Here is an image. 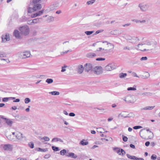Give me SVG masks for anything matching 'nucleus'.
I'll return each instance as SVG.
<instances>
[{
    "label": "nucleus",
    "instance_id": "nucleus-1",
    "mask_svg": "<svg viewBox=\"0 0 160 160\" xmlns=\"http://www.w3.org/2000/svg\"><path fill=\"white\" fill-rule=\"evenodd\" d=\"M157 45L156 41L147 40L144 43L138 44L136 49L142 52L151 51L156 48Z\"/></svg>",
    "mask_w": 160,
    "mask_h": 160
},
{
    "label": "nucleus",
    "instance_id": "nucleus-2",
    "mask_svg": "<svg viewBox=\"0 0 160 160\" xmlns=\"http://www.w3.org/2000/svg\"><path fill=\"white\" fill-rule=\"evenodd\" d=\"M125 39L129 42L134 44H137L140 40L138 37L129 35H127Z\"/></svg>",
    "mask_w": 160,
    "mask_h": 160
},
{
    "label": "nucleus",
    "instance_id": "nucleus-3",
    "mask_svg": "<svg viewBox=\"0 0 160 160\" xmlns=\"http://www.w3.org/2000/svg\"><path fill=\"white\" fill-rule=\"evenodd\" d=\"M16 55L19 58L21 59H25L30 57L31 55L30 52L29 51L18 52Z\"/></svg>",
    "mask_w": 160,
    "mask_h": 160
},
{
    "label": "nucleus",
    "instance_id": "nucleus-4",
    "mask_svg": "<svg viewBox=\"0 0 160 160\" xmlns=\"http://www.w3.org/2000/svg\"><path fill=\"white\" fill-rule=\"evenodd\" d=\"M103 50L107 51H110L112 50L114 47L113 44L108 42H103Z\"/></svg>",
    "mask_w": 160,
    "mask_h": 160
},
{
    "label": "nucleus",
    "instance_id": "nucleus-5",
    "mask_svg": "<svg viewBox=\"0 0 160 160\" xmlns=\"http://www.w3.org/2000/svg\"><path fill=\"white\" fill-rule=\"evenodd\" d=\"M21 33L24 36L28 35L29 32V28L27 25H25L19 28Z\"/></svg>",
    "mask_w": 160,
    "mask_h": 160
},
{
    "label": "nucleus",
    "instance_id": "nucleus-6",
    "mask_svg": "<svg viewBox=\"0 0 160 160\" xmlns=\"http://www.w3.org/2000/svg\"><path fill=\"white\" fill-rule=\"evenodd\" d=\"M124 100L128 103H133L136 101V99L134 96L129 95L125 98Z\"/></svg>",
    "mask_w": 160,
    "mask_h": 160
},
{
    "label": "nucleus",
    "instance_id": "nucleus-7",
    "mask_svg": "<svg viewBox=\"0 0 160 160\" xmlns=\"http://www.w3.org/2000/svg\"><path fill=\"white\" fill-rule=\"evenodd\" d=\"M59 6L58 2H55L53 4L50 5L46 10V12H48L57 9Z\"/></svg>",
    "mask_w": 160,
    "mask_h": 160
},
{
    "label": "nucleus",
    "instance_id": "nucleus-8",
    "mask_svg": "<svg viewBox=\"0 0 160 160\" xmlns=\"http://www.w3.org/2000/svg\"><path fill=\"white\" fill-rule=\"evenodd\" d=\"M116 68V66L114 63H110L105 67L104 70L106 71H111Z\"/></svg>",
    "mask_w": 160,
    "mask_h": 160
},
{
    "label": "nucleus",
    "instance_id": "nucleus-9",
    "mask_svg": "<svg viewBox=\"0 0 160 160\" xmlns=\"http://www.w3.org/2000/svg\"><path fill=\"white\" fill-rule=\"evenodd\" d=\"M92 71L94 73L99 75L102 73V68L101 66H96L92 68Z\"/></svg>",
    "mask_w": 160,
    "mask_h": 160
},
{
    "label": "nucleus",
    "instance_id": "nucleus-10",
    "mask_svg": "<svg viewBox=\"0 0 160 160\" xmlns=\"http://www.w3.org/2000/svg\"><path fill=\"white\" fill-rule=\"evenodd\" d=\"M138 7L140 8L141 11L142 12L147 11L149 8V6L148 5L142 3H140L138 5Z\"/></svg>",
    "mask_w": 160,
    "mask_h": 160
},
{
    "label": "nucleus",
    "instance_id": "nucleus-11",
    "mask_svg": "<svg viewBox=\"0 0 160 160\" xmlns=\"http://www.w3.org/2000/svg\"><path fill=\"white\" fill-rule=\"evenodd\" d=\"M4 120L3 122L4 124L8 126V127H10L12 126L13 123V121L10 119L7 118H2Z\"/></svg>",
    "mask_w": 160,
    "mask_h": 160
},
{
    "label": "nucleus",
    "instance_id": "nucleus-12",
    "mask_svg": "<svg viewBox=\"0 0 160 160\" xmlns=\"http://www.w3.org/2000/svg\"><path fill=\"white\" fill-rule=\"evenodd\" d=\"M16 137L15 132H11L7 136L9 140L12 141H14L16 140Z\"/></svg>",
    "mask_w": 160,
    "mask_h": 160
},
{
    "label": "nucleus",
    "instance_id": "nucleus-13",
    "mask_svg": "<svg viewBox=\"0 0 160 160\" xmlns=\"http://www.w3.org/2000/svg\"><path fill=\"white\" fill-rule=\"evenodd\" d=\"M15 133L16 139L22 140L23 138H24L25 139H26V137L21 132H16Z\"/></svg>",
    "mask_w": 160,
    "mask_h": 160
},
{
    "label": "nucleus",
    "instance_id": "nucleus-14",
    "mask_svg": "<svg viewBox=\"0 0 160 160\" xmlns=\"http://www.w3.org/2000/svg\"><path fill=\"white\" fill-rule=\"evenodd\" d=\"M2 147L5 151H11L13 149L12 145L10 144H5Z\"/></svg>",
    "mask_w": 160,
    "mask_h": 160
},
{
    "label": "nucleus",
    "instance_id": "nucleus-15",
    "mask_svg": "<svg viewBox=\"0 0 160 160\" xmlns=\"http://www.w3.org/2000/svg\"><path fill=\"white\" fill-rule=\"evenodd\" d=\"M114 150L116 151L117 153L119 155H122L123 156L125 154V151L122 149H119L118 148H116L114 149Z\"/></svg>",
    "mask_w": 160,
    "mask_h": 160
},
{
    "label": "nucleus",
    "instance_id": "nucleus-16",
    "mask_svg": "<svg viewBox=\"0 0 160 160\" xmlns=\"http://www.w3.org/2000/svg\"><path fill=\"white\" fill-rule=\"evenodd\" d=\"M84 68H85V71L88 72L92 68V65L90 63H86L84 65Z\"/></svg>",
    "mask_w": 160,
    "mask_h": 160
},
{
    "label": "nucleus",
    "instance_id": "nucleus-17",
    "mask_svg": "<svg viewBox=\"0 0 160 160\" xmlns=\"http://www.w3.org/2000/svg\"><path fill=\"white\" fill-rule=\"evenodd\" d=\"M122 32V30L118 29L114 30L110 32V34L112 35L118 36L121 34Z\"/></svg>",
    "mask_w": 160,
    "mask_h": 160
},
{
    "label": "nucleus",
    "instance_id": "nucleus-18",
    "mask_svg": "<svg viewBox=\"0 0 160 160\" xmlns=\"http://www.w3.org/2000/svg\"><path fill=\"white\" fill-rule=\"evenodd\" d=\"M2 42H5L7 41H9L10 40V38L9 34H6L5 35H3L2 37Z\"/></svg>",
    "mask_w": 160,
    "mask_h": 160
},
{
    "label": "nucleus",
    "instance_id": "nucleus-19",
    "mask_svg": "<svg viewBox=\"0 0 160 160\" xmlns=\"http://www.w3.org/2000/svg\"><path fill=\"white\" fill-rule=\"evenodd\" d=\"M33 8L34 11H36L40 10L42 8V6L41 4L37 3L34 4Z\"/></svg>",
    "mask_w": 160,
    "mask_h": 160
},
{
    "label": "nucleus",
    "instance_id": "nucleus-20",
    "mask_svg": "<svg viewBox=\"0 0 160 160\" xmlns=\"http://www.w3.org/2000/svg\"><path fill=\"white\" fill-rule=\"evenodd\" d=\"M77 72L79 74H81L82 73L84 70V67L82 65H79L77 68Z\"/></svg>",
    "mask_w": 160,
    "mask_h": 160
},
{
    "label": "nucleus",
    "instance_id": "nucleus-21",
    "mask_svg": "<svg viewBox=\"0 0 160 160\" xmlns=\"http://www.w3.org/2000/svg\"><path fill=\"white\" fill-rule=\"evenodd\" d=\"M127 113L126 112H122L120 113L118 116V118H120L121 117H123L124 118L128 117Z\"/></svg>",
    "mask_w": 160,
    "mask_h": 160
},
{
    "label": "nucleus",
    "instance_id": "nucleus-22",
    "mask_svg": "<svg viewBox=\"0 0 160 160\" xmlns=\"http://www.w3.org/2000/svg\"><path fill=\"white\" fill-rule=\"evenodd\" d=\"M13 35L17 38H20V36L19 31L17 30H15L13 32Z\"/></svg>",
    "mask_w": 160,
    "mask_h": 160
},
{
    "label": "nucleus",
    "instance_id": "nucleus-23",
    "mask_svg": "<svg viewBox=\"0 0 160 160\" xmlns=\"http://www.w3.org/2000/svg\"><path fill=\"white\" fill-rule=\"evenodd\" d=\"M147 132L145 130V129L141 130L140 132V135L141 137L143 138H145V134L147 133Z\"/></svg>",
    "mask_w": 160,
    "mask_h": 160
},
{
    "label": "nucleus",
    "instance_id": "nucleus-24",
    "mask_svg": "<svg viewBox=\"0 0 160 160\" xmlns=\"http://www.w3.org/2000/svg\"><path fill=\"white\" fill-rule=\"evenodd\" d=\"M63 142V141L62 139L60 138H53L52 140V142Z\"/></svg>",
    "mask_w": 160,
    "mask_h": 160
},
{
    "label": "nucleus",
    "instance_id": "nucleus-25",
    "mask_svg": "<svg viewBox=\"0 0 160 160\" xmlns=\"http://www.w3.org/2000/svg\"><path fill=\"white\" fill-rule=\"evenodd\" d=\"M154 107H155V106H147V107H144L142 109V110H151L152 109L154 108Z\"/></svg>",
    "mask_w": 160,
    "mask_h": 160
},
{
    "label": "nucleus",
    "instance_id": "nucleus-26",
    "mask_svg": "<svg viewBox=\"0 0 160 160\" xmlns=\"http://www.w3.org/2000/svg\"><path fill=\"white\" fill-rule=\"evenodd\" d=\"M152 95V93L149 92H145L142 93H140V95L146 96H151Z\"/></svg>",
    "mask_w": 160,
    "mask_h": 160
},
{
    "label": "nucleus",
    "instance_id": "nucleus-27",
    "mask_svg": "<svg viewBox=\"0 0 160 160\" xmlns=\"http://www.w3.org/2000/svg\"><path fill=\"white\" fill-rule=\"evenodd\" d=\"M96 56V54L94 53H89L87 54V57L89 58H92Z\"/></svg>",
    "mask_w": 160,
    "mask_h": 160
},
{
    "label": "nucleus",
    "instance_id": "nucleus-28",
    "mask_svg": "<svg viewBox=\"0 0 160 160\" xmlns=\"http://www.w3.org/2000/svg\"><path fill=\"white\" fill-rule=\"evenodd\" d=\"M49 93L52 95H58L60 94V93L59 92L56 91H53L52 92H50Z\"/></svg>",
    "mask_w": 160,
    "mask_h": 160
},
{
    "label": "nucleus",
    "instance_id": "nucleus-29",
    "mask_svg": "<svg viewBox=\"0 0 160 160\" xmlns=\"http://www.w3.org/2000/svg\"><path fill=\"white\" fill-rule=\"evenodd\" d=\"M44 11V10H43L41 11H40L38 12H35V13L37 17L39 16L42 14L43 13Z\"/></svg>",
    "mask_w": 160,
    "mask_h": 160
},
{
    "label": "nucleus",
    "instance_id": "nucleus-30",
    "mask_svg": "<svg viewBox=\"0 0 160 160\" xmlns=\"http://www.w3.org/2000/svg\"><path fill=\"white\" fill-rule=\"evenodd\" d=\"M42 19L41 18H37L34 19L33 20H32V22H33V24H35L40 22V19Z\"/></svg>",
    "mask_w": 160,
    "mask_h": 160
},
{
    "label": "nucleus",
    "instance_id": "nucleus-31",
    "mask_svg": "<svg viewBox=\"0 0 160 160\" xmlns=\"http://www.w3.org/2000/svg\"><path fill=\"white\" fill-rule=\"evenodd\" d=\"M127 76L126 73H121L119 75V76L120 78H125Z\"/></svg>",
    "mask_w": 160,
    "mask_h": 160
},
{
    "label": "nucleus",
    "instance_id": "nucleus-32",
    "mask_svg": "<svg viewBox=\"0 0 160 160\" xmlns=\"http://www.w3.org/2000/svg\"><path fill=\"white\" fill-rule=\"evenodd\" d=\"M69 157L71 158H76L77 156L74 153L72 152H70L69 154Z\"/></svg>",
    "mask_w": 160,
    "mask_h": 160
},
{
    "label": "nucleus",
    "instance_id": "nucleus-33",
    "mask_svg": "<svg viewBox=\"0 0 160 160\" xmlns=\"http://www.w3.org/2000/svg\"><path fill=\"white\" fill-rule=\"evenodd\" d=\"M85 140L84 139H83L81 141L80 144L83 146L88 145V142H85Z\"/></svg>",
    "mask_w": 160,
    "mask_h": 160
},
{
    "label": "nucleus",
    "instance_id": "nucleus-34",
    "mask_svg": "<svg viewBox=\"0 0 160 160\" xmlns=\"http://www.w3.org/2000/svg\"><path fill=\"white\" fill-rule=\"evenodd\" d=\"M126 155L128 158H129L132 159H136V157L135 156H131L129 154H127Z\"/></svg>",
    "mask_w": 160,
    "mask_h": 160
},
{
    "label": "nucleus",
    "instance_id": "nucleus-35",
    "mask_svg": "<svg viewBox=\"0 0 160 160\" xmlns=\"http://www.w3.org/2000/svg\"><path fill=\"white\" fill-rule=\"evenodd\" d=\"M35 11H34L33 9V8H32L29 7L28 9V13H32L33 12H34Z\"/></svg>",
    "mask_w": 160,
    "mask_h": 160
},
{
    "label": "nucleus",
    "instance_id": "nucleus-36",
    "mask_svg": "<svg viewBox=\"0 0 160 160\" xmlns=\"http://www.w3.org/2000/svg\"><path fill=\"white\" fill-rule=\"evenodd\" d=\"M46 82L48 84H50L53 82V80L51 78H48L46 80Z\"/></svg>",
    "mask_w": 160,
    "mask_h": 160
},
{
    "label": "nucleus",
    "instance_id": "nucleus-37",
    "mask_svg": "<svg viewBox=\"0 0 160 160\" xmlns=\"http://www.w3.org/2000/svg\"><path fill=\"white\" fill-rule=\"evenodd\" d=\"M37 150L39 152H45L47 151V149H43L41 148H38L37 149Z\"/></svg>",
    "mask_w": 160,
    "mask_h": 160
},
{
    "label": "nucleus",
    "instance_id": "nucleus-38",
    "mask_svg": "<svg viewBox=\"0 0 160 160\" xmlns=\"http://www.w3.org/2000/svg\"><path fill=\"white\" fill-rule=\"evenodd\" d=\"M66 152H67L66 150V149H63L60 151V154L62 155H65V154L66 153Z\"/></svg>",
    "mask_w": 160,
    "mask_h": 160
},
{
    "label": "nucleus",
    "instance_id": "nucleus-39",
    "mask_svg": "<svg viewBox=\"0 0 160 160\" xmlns=\"http://www.w3.org/2000/svg\"><path fill=\"white\" fill-rule=\"evenodd\" d=\"M104 131V129L102 128H97V131L101 133H102Z\"/></svg>",
    "mask_w": 160,
    "mask_h": 160
},
{
    "label": "nucleus",
    "instance_id": "nucleus-40",
    "mask_svg": "<svg viewBox=\"0 0 160 160\" xmlns=\"http://www.w3.org/2000/svg\"><path fill=\"white\" fill-rule=\"evenodd\" d=\"M134 87H129L127 88V90L128 91H130V90H133L135 91L136 90V86L135 85L134 86Z\"/></svg>",
    "mask_w": 160,
    "mask_h": 160
},
{
    "label": "nucleus",
    "instance_id": "nucleus-41",
    "mask_svg": "<svg viewBox=\"0 0 160 160\" xmlns=\"http://www.w3.org/2000/svg\"><path fill=\"white\" fill-rule=\"evenodd\" d=\"M94 32L93 31H86L85 32V33L87 35H89L92 34Z\"/></svg>",
    "mask_w": 160,
    "mask_h": 160
},
{
    "label": "nucleus",
    "instance_id": "nucleus-42",
    "mask_svg": "<svg viewBox=\"0 0 160 160\" xmlns=\"http://www.w3.org/2000/svg\"><path fill=\"white\" fill-rule=\"evenodd\" d=\"M134 116L135 115L132 112H130L127 115V117L128 118H133Z\"/></svg>",
    "mask_w": 160,
    "mask_h": 160
},
{
    "label": "nucleus",
    "instance_id": "nucleus-43",
    "mask_svg": "<svg viewBox=\"0 0 160 160\" xmlns=\"http://www.w3.org/2000/svg\"><path fill=\"white\" fill-rule=\"evenodd\" d=\"M148 134L149 135V136L148 137V138L149 139H152L153 136V133L151 132L150 131L148 133Z\"/></svg>",
    "mask_w": 160,
    "mask_h": 160
},
{
    "label": "nucleus",
    "instance_id": "nucleus-44",
    "mask_svg": "<svg viewBox=\"0 0 160 160\" xmlns=\"http://www.w3.org/2000/svg\"><path fill=\"white\" fill-rule=\"evenodd\" d=\"M41 139H43L45 141H48L50 139L49 137L47 136H45L41 138Z\"/></svg>",
    "mask_w": 160,
    "mask_h": 160
},
{
    "label": "nucleus",
    "instance_id": "nucleus-45",
    "mask_svg": "<svg viewBox=\"0 0 160 160\" xmlns=\"http://www.w3.org/2000/svg\"><path fill=\"white\" fill-rule=\"evenodd\" d=\"M31 101L30 99L28 98H26L24 99V102L26 104H27L30 102Z\"/></svg>",
    "mask_w": 160,
    "mask_h": 160
},
{
    "label": "nucleus",
    "instance_id": "nucleus-46",
    "mask_svg": "<svg viewBox=\"0 0 160 160\" xmlns=\"http://www.w3.org/2000/svg\"><path fill=\"white\" fill-rule=\"evenodd\" d=\"M95 1L96 0H91L90 1H88L87 2V4L88 5L92 4L94 3Z\"/></svg>",
    "mask_w": 160,
    "mask_h": 160
},
{
    "label": "nucleus",
    "instance_id": "nucleus-47",
    "mask_svg": "<svg viewBox=\"0 0 160 160\" xmlns=\"http://www.w3.org/2000/svg\"><path fill=\"white\" fill-rule=\"evenodd\" d=\"M52 148L53 151H57L59 150L58 147H56L54 146H52Z\"/></svg>",
    "mask_w": 160,
    "mask_h": 160
},
{
    "label": "nucleus",
    "instance_id": "nucleus-48",
    "mask_svg": "<svg viewBox=\"0 0 160 160\" xmlns=\"http://www.w3.org/2000/svg\"><path fill=\"white\" fill-rule=\"evenodd\" d=\"M151 159L152 160H155L157 158V156L155 154H152L151 157Z\"/></svg>",
    "mask_w": 160,
    "mask_h": 160
},
{
    "label": "nucleus",
    "instance_id": "nucleus-49",
    "mask_svg": "<svg viewBox=\"0 0 160 160\" xmlns=\"http://www.w3.org/2000/svg\"><path fill=\"white\" fill-rule=\"evenodd\" d=\"M48 20H49L51 21H53L54 20V18L52 16H49L48 18Z\"/></svg>",
    "mask_w": 160,
    "mask_h": 160
},
{
    "label": "nucleus",
    "instance_id": "nucleus-50",
    "mask_svg": "<svg viewBox=\"0 0 160 160\" xmlns=\"http://www.w3.org/2000/svg\"><path fill=\"white\" fill-rule=\"evenodd\" d=\"M34 143L33 142H30L28 143V145L31 148H34Z\"/></svg>",
    "mask_w": 160,
    "mask_h": 160
},
{
    "label": "nucleus",
    "instance_id": "nucleus-51",
    "mask_svg": "<svg viewBox=\"0 0 160 160\" xmlns=\"http://www.w3.org/2000/svg\"><path fill=\"white\" fill-rule=\"evenodd\" d=\"M10 98H3L2 99V101L3 102H8Z\"/></svg>",
    "mask_w": 160,
    "mask_h": 160
},
{
    "label": "nucleus",
    "instance_id": "nucleus-52",
    "mask_svg": "<svg viewBox=\"0 0 160 160\" xmlns=\"http://www.w3.org/2000/svg\"><path fill=\"white\" fill-rule=\"evenodd\" d=\"M5 94V92L0 89V97L3 96Z\"/></svg>",
    "mask_w": 160,
    "mask_h": 160
},
{
    "label": "nucleus",
    "instance_id": "nucleus-53",
    "mask_svg": "<svg viewBox=\"0 0 160 160\" xmlns=\"http://www.w3.org/2000/svg\"><path fill=\"white\" fill-rule=\"evenodd\" d=\"M122 137L123 140L124 142H126L128 140V138L127 137L124 136V135H122Z\"/></svg>",
    "mask_w": 160,
    "mask_h": 160
},
{
    "label": "nucleus",
    "instance_id": "nucleus-54",
    "mask_svg": "<svg viewBox=\"0 0 160 160\" xmlns=\"http://www.w3.org/2000/svg\"><path fill=\"white\" fill-rule=\"evenodd\" d=\"M142 128V127L140 126H135L133 127V128L134 129H137Z\"/></svg>",
    "mask_w": 160,
    "mask_h": 160
},
{
    "label": "nucleus",
    "instance_id": "nucleus-55",
    "mask_svg": "<svg viewBox=\"0 0 160 160\" xmlns=\"http://www.w3.org/2000/svg\"><path fill=\"white\" fill-rule=\"evenodd\" d=\"M70 51L69 50H68V51H65V52H60L61 55H63L64 54L67 53Z\"/></svg>",
    "mask_w": 160,
    "mask_h": 160
},
{
    "label": "nucleus",
    "instance_id": "nucleus-56",
    "mask_svg": "<svg viewBox=\"0 0 160 160\" xmlns=\"http://www.w3.org/2000/svg\"><path fill=\"white\" fill-rule=\"evenodd\" d=\"M103 31V30H98L95 32V33L94 34H93V35H95L98 34L100 32H102Z\"/></svg>",
    "mask_w": 160,
    "mask_h": 160
},
{
    "label": "nucleus",
    "instance_id": "nucleus-57",
    "mask_svg": "<svg viewBox=\"0 0 160 160\" xmlns=\"http://www.w3.org/2000/svg\"><path fill=\"white\" fill-rule=\"evenodd\" d=\"M105 60V58H96V60L97 61H103Z\"/></svg>",
    "mask_w": 160,
    "mask_h": 160
},
{
    "label": "nucleus",
    "instance_id": "nucleus-58",
    "mask_svg": "<svg viewBox=\"0 0 160 160\" xmlns=\"http://www.w3.org/2000/svg\"><path fill=\"white\" fill-rule=\"evenodd\" d=\"M63 44L64 45V47L65 48V45L66 44V45L69 47L70 46L69 44V42H64L63 43Z\"/></svg>",
    "mask_w": 160,
    "mask_h": 160
},
{
    "label": "nucleus",
    "instance_id": "nucleus-59",
    "mask_svg": "<svg viewBox=\"0 0 160 160\" xmlns=\"http://www.w3.org/2000/svg\"><path fill=\"white\" fill-rule=\"evenodd\" d=\"M131 49H132L131 48L128 47L127 46L124 47V48H123V49L124 50L128 49V50H130Z\"/></svg>",
    "mask_w": 160,
    "mask_h": 160
},
{
    "label": "nucleus",
    "instance_id": "nucleus-60",
    "mask_svg": "<svg viewBox=\"0 0 160 160\" xmlns=\"http://www.w3.org/2000/svg\"><path fill=\"white\" fill-rule=\"evenodd\" d=\"M132 75L133 77H137V78H139V77L137 75L136 73L135 72H133L132 73Z\"/></svg>",
    "mask_w": 160,
    "mask_h": 160
},
{
    "label": "nucleus",
    "instance_id": "nucleus-61",
    "mask_svg": "<svg viewBox=\"0 0 160 160\" xmlns=\"http://www.w3.org/2000/svg\"><path fill=\"white\" fill-rule=\"evenodd\" d=\"M5 57L6 54L4 53H0V58Z\"/></svg>",
    "mask_w": 160,
    "mask_h": 160
},
{
    "label": "nucleus",
    "instance_id": "nucleus-62",
    "mask_svg": "<svg viewBox=\"0 0 160 160\" xmlns=\"http://www.w3.org/2000/svg\"><path fill=\"white\" fill-rule=\"evenodd\" d=\"M148 58L146 57H142L140 59V60L141 61L142 60H146Z\"/></svg>",
    "mask_w": 160,
    "mask_h": 160
},
{
    "label": "nucleus",
    "instance_id": "nucleus-63",
    "mask_svg": "<svg viewBox=\"0 0 160 160\" xmlns=\"http://www.w3.org/2000/svg\"><path fill=\"white\" fill-rule=\"evenodd\" d=\"M27 23L28 24H33V22H32V20H28L27 21Z\"/></svg>",
    "mask_w": 160,
    "mask_h": 160
},
{
    "label": "nucleus",
    "instance_id": "nucleus-64",
    "mask_svg": "<svg viewBox=\"0 0 160 160\" xmlns=\"http://www.w3.org/2000/svg\"><path fill=\"white\" fill-rule=\"evenodd\" d=\"M41 0H33V2L34 4L37 3L39 2Z\"/></svg>",
    "mask_w": 160,
    "mask_h": 160
}]
</instances>
